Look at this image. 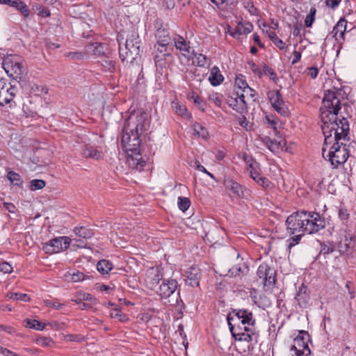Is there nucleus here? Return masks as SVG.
I'll use <instances>...</instances> for the list:
<instances>
[{
  "instance_id": "nucleus-1",
  "label": "nucleus",
  "mask_w": 356,
  "mask_h": 356,
  "mask_svg": "<svg viewBox=\"0 0 356 356\" xmlns=\"http://www.w3.org/2000/svg\"><path fill=\"white\" fill-rule=\"evenodd\" d=\"M150 122L147 114L142 111L131 113L126 120L122 129V143L126 147L128 154L127 163L129 168L138 171L143 170L146 162L140 154V136L148 130Z\"/></svg>"
},
{
  "instance_id": "nucleus-2",
  "label": "nucleus",
  "mask_w": 356,
  "mask_h": 356,
  "mask_svg": "<svg viewBox=\"0 0 356 356\" xmlns=\"http://www.w3.org/2000/svg\"><path fill=\"white\" fill-rule=\"evenodd\" d=\"M287 232L291 237L288 241V248L298 244L305 234H315L325 227V220L320 213L305 210L293 213L286 220Z\"/></svg>"
},
{
  "instance_id": "nucleus-3",
  "label": "nucleus",
  "mask_w": 356,
  "mask_h": 356,
  "mask_svg": "<svg viewBox=\"0 0 356 356\" xmlns=\"http://www.w3.org/2000/svg\"><path fill=\"white\" fill-rule=\"evenodd\" d=\"M321 129L325 137L323 155L325 156V147L333 142L349 140V124L346 118H342L337 120L335 118L323 115L321 118Z\"/></svg>"
},
{
  "instance_id": "nucleus-4",
  "label": "nucleus",
  "mask_w": 356,
  "mask_h": 356,
  "mask_svg": "<svg viewBox=\"0 0 356 356\" xmlns=\"http://www.w3.org/2000/svg\"><path fill=\"white\" fill-rule=\"evenodd\" d=\"M344 95L345 92L342 88L334 87L326 90L322 101L321 118H323L324 115L327 117L335 118L341 109V99H343Z\"/></svg>"
},
{
  "instance_id": "nucleus-5",
  "label": "nucleus",
  "mask_w": 356,
  "mask_h": 356,
  "mask_svg": "<svg viewBox=\"0 0 356 356\" xmlns=\"http://www.w3.org/2000/svg\"><path fill=\"white\" fill-rule=\"evenodd\" d=\"M141 40L136 31H132L127 37L122 46L119 42V54L123 63H133L137 59L140 52Z\"/></svg>"
},
{
  "instance_id": "nucleus-6",
  "label": "nucleus",
  "mask_w": 356,
  "mask_h": 356,
  "mask_svg": "<svg viewBox=\"0 0 356 356\" xmlns=\"http://www.w3.org/2000/svg\"><path fill=\"white\" fill-rule=\"evenodd\" d=\"M2 67L7 74L16 81L17 79L22 80V75L26 70L21 58L17 55H10L4 58ZM18 82L20 83V81H18Z\"/></svg>"
},
{
  "instance_id": "nucleus-7",
  "label": "nucleus",
  "mask_w": 356,
  "mask_h": 356,
  "mask_svg": "<svg viewBox=\"0 0 356 356\" xmlns=\"http://www.w3.org/2000/svg\"><path fill=\"white\" fill-rule=\"evenodd\" d=\"M328 151L327 156L329 158L332 165L337 168L343 164L349 157V150L346 143L341 142H333Z\"/></svg>"
},
{
  "instance_id": "nucleus-8",
  "label": "nucleus",
  "mask_w": 356,
  "mask_h": 356,
  "mask_svg": "<svg viewBox=\"0 0 356 356\" xmlns=\"http://www.w3.org/2000/svg\"><path fill=\"white\" fill-rule=\"evenodd\" d=\"M71 242L67 236H60L50 240L43 245V250L47 254H54L66 250Z\"/></svg>"
},
{
  "instance_id": "nucleus-9",
  "label": "nucleus",
  "mask_w": 356,
  "mask_h": 356,
  "mask_svg": "<svg viewBox=\"0 0 356 356\" xmlns=\"http://www.w3.org/2000/svg\"><path fill=\"white\" fill-rule=\"evenodd\" d=\"M257 275L265 286H272L276 281V271L267 264H261L257 269Z\"/></svg>"
},
{
  "instance_id": "nucleus-10",
  "label": "nucleus",
  "mask_w": 356,
  "mask_h": 356,
  "mask_svg": "<svg viewBox=\"0 0 356 356\" xmlns=\"http://www.w3.org/2000/svg\"><path fill=\"white\" fill-rule=\"evenodd\" d=\"M229 314L231 316L234 315V321L241 323L242 325L254 326L255 325L256 321L252 312L247 309H234Z\"/></svg>"
},
{
  "instance_id": "nucleus-11",
  "label": "nucleus",
  "mask_w": 356,
  "mask_h": 356,
  "mask_svg": "<svg viewBox=\"0 0 356 356\" xmlns=\"http://www.w3.org/2000/svg\"><path fill=\"white\" fill-rule=\"evenodd\" d=\"M178 283L174 279H163L156 290V293L163 298H169L177 289Z\"/></svg>"
},
{
  "instance_id": "nucleus-12",
  "label": "nucleus",
  "mask_w": 356,
  "mask_h": 356,
  "mask_svg": "<svg viewBox=\"0 0 356 356\" xmlns=\"http://www.w3.org/2000/svg\"><path fill=\"white\" fill-rule=\"evenodd\" d=\"M268 98L274 109L282 115H288L289 111L279 90L271 91L268 93Z\"/></svg>"
},
{
  "instance_id": "nucleus-13",
  "label": "nucleus",
  "mask_w": 356,
  "mask_h": 356,
  "mask_svg": "<svg viewBox=\"0 0 356 356\" xmlns=\"http://www.w3.org/2000/svg\"><path fill=\"white\" fill-rule=\"evenodd\" d=\"M311 341L310 336L307 331L301 330L294 339V344L291 346L290 350L293 353H300L309 349L308 342Z\"/></svg>"
},
{
  "instance_id": "nucleus-14",
  "label": "nucleus",
  "mask_w": 356,
  "mask_h": 356,
  "mask_svg": "<svg viewBox=\"0 0 356 356\" xmlns=\"http://www.w3.org/2000/svg\"><path fill=\"white\" fill-rule=\"evenodd\" d=\"M227 104L239 113H243L247 108L244 94L240 93L238 90H236V92L232 96L228 97Z\"/></svg>"
},
{
  "instance_id": "nucleus-15",
  "label": "nucleus",
  "mask_w": 356,
  "mask_h": 356,
  "mask_svg": "<svg viewBox=\"0 0 356 356\" xmlns=\"http://www.w3.org/2000/svg\"><path fill=\"white\" fill-rule=\"evenodd\" d=\"M175 46L177 49L182 52V55L188 60L193 59L191 56V51L190 42H187L182 36L177 35L174 39Z\"/></svg>"
},
{
  "instance_id": "nucleus-16",
  "label": "nucleus",
  "mask_w": 356,
  "mask_h": 356,
  "mask_svg": "<svg viewBox=\"0 0 356 356\" xmlns=\"http://www.w3.org/2000/svg\"><path fill=\"white\" fill-rule=\"evenodd\" d=\"M309 291L305 284H302L298 290L296 299L300 308H306L309 305L310 296Z\"/></svg>"
},
{
  "instance_id": "nucleus-17",
  "label": "nucleus",
  "mask_w": 356,
  "mask_h": 356,
  "mask_svg": "<svg viewBox=\"0 0 356 356\" xmlns=\"http://www.w3.org/2000/svg\"><path fill=\"white\" fill-rule=\"evenodd\" d=\"M227 321L229 330L234 338L245 331H251V328L247 327L246 325H242L241 323L234 321V317L231 316V314H228L227 316Z\"/></svg>"
},
{
  "instance_id": "nucleus-18",
  "label": "nucleus",
  "mask_w": 356,
  "mask_h": 356,
  "mask_svg": "<svg viewBox=\"0 0 356 356\" xmlns=\"http://www.w3.org/2000/svg\"><path fill=\"white\" fill-rule=\"evenodd\" d=\"M356 248V237L351 234H348L344 236L343 239H341L338 243V248L341 253H348L350 251L354 250Z\"/></svg>"
},
{
  "instance_id": "nucleus-19",
  "label": "nucleus",
  "mask_w": 356,
  "mask_h": 356,
  "mask_svg": "<svg viewBox=\"0 0 356 356\" xmlns=\"http://www.w3.org/2000/svg\"><path fill=\"white\" fill-rule=\"evenodd\" d=\"M185 282L187 285L192 287L197 286L200 284V269L195 266H191L186 271Z\"/></svg>"
},
{
  "instance_id": "nucleus-20",
  "label": "nucleus",
  "mask_w": 356,
  "mask_h": 356,
  "mask_svg": "<svg viewBox=\"0 0 356 356\" xmlns=\"http://www.w3.org/2000/svg\"><path fill=\"white\" fill-rule=\"evenodd\" d=\"M224 186L234 197L238 198L244 197L243 187L235 181L231 179H225L224 180Z\"/></svg>"
},
{
  "instance_id": "nucleus-21",
  "label": "nucleus",
  "mask_w": 356,
  "mask_h": 356,
  "mask_svg": "<svg viewBox=\"0 0 356 356\" xmlns=\"http://www.w3.org/2000/svg\"><path fill=\"white\" fill-rule=\"evenodd\" d=\"M262 143L268 149L274 153H277L280 150H283L284 147L286 146V141L284 139H281L277 141L276 140H272L268 136L262 138Z\"/></svg>"
},
{
  "instance_id": "nucleus-22",
  "label": "nucleus",
  "mask_w": 356,
  "mask_h": 356,
  "mask_svg": "<svg viewBox=\"0 0 356 356\" xmlns=\"http://www.w3.org/2000/svg\"><path fill=\"white\" fill-rule=\"evenodd\" d=\"M81 154L85 158H91L95 160H99L102 158V152L90 145H83Z\"/></svg>"
},
{
  "instance_id": "nucleus-23",
  "label": "nucleus",
  "mask_w": 356,
  "mask_h": 356,
  "mask_svg": "<svg viewBox=\"0 0 356 356\" xmlns=\"http://www.w3.org/2000/svg\"><path fill=\"white\" fill-rule=\"evenodd\" d=\"M253 29V26L251 23L247 22L244 24L239 23L236 27L229 32V34L234 38H236L241 35L250 33Z\"/></svg>"
},
{
  "instance_id": "nucleus-24",
  "label": "nucleus",
  "mask_w": 356,
  "mask_h": 356,
  "mask_svg": "<svg viewBox=\"0 0 356 356\" xmlns=\"http://www.w3.org/2000/svg\"><path fill=\"white\" fill-rule=\"evenodd\" d=\"M65 280L68 282H77L92 277L90 275H85L79 270L73 272H67L64 275Z\"/></svg>"
},
{
  "instance_id": "nucleus-25",
  "label": "nucleus",
  "mask_w": 356,
  "mask_h": 356,
  "mask_svg": "<svg viewBox=\"0 0 356 356\" xmlns=\"http://www.w3.org/2000/svg\"><path fill=\"white\" fill-rule=\"evenodd\" d=\"M248 266L244 262H242L229 268V273L230 277H236L246 275L248 273Z\"/></svg>"
},
{
  "instance_id": "nucleus-26",
  "label": "nucleus",
  "mask_w": 356,
  "mask_h": 356,
  "mask_svg": "<svg viewBox=\"0 0 356 356\" xmlns=\"http://www.w3.org/2000/svg\"><path fill=\"white\" fill-rule=\"evenodd\" d=\"M209 80L213 86H217L222 83L224 77L217 66H214L211 68Z\"/></svg>"
},
{
  "instance_id": "nucleus-27",
  "label": "nucleus",
  "mask_w": 356,
  "mask_h": 356,
  "mask_svg": "<svg viewBox=\"0 0 356 356\" xmlns=\"http://www.w3.org/2000/svg\"><path fill=\"white\" fill-rule=\"evenodd\" d=\"M6 5H8L13 8H15L19 10L24 17H27L29 15V10L26 5L21 0H9L7 1Z\"/></svg>"
},
{
  "instance_id": "nucleus-28",
  "label": "nucleus",
  "mask_w": 356,
  "mask_h": 356,
  "mask_svg": "<svg viewBox=\"0 0 356 356\" xmlns=\"http://www.w3.org/2000/svg\"><path fill=\"white\" fill-rule=\"evenodd\" d=\"M156 38H157L158 44L163 48H165L170 41L168 32L164 29L158 30L156 33Z\"/></svg>"
},
{
  "instance_id": "nucleus-29",
  "label": "nucleus",
  "mask_w": 356,
  "mask_h": 356,
  "mask_svg": "<svg viewBox=\"0 0 356 356\" xmlns=\"http://www.w3.org/2000/svg\"><path fill=\"white\" fill-rule=\"evenodd\" d=\"M74 234L83 238H90L94 233L93 231L87 226H78L74 229Z\"/></svg>"
},
{
  "instance_id": "nucleus-30",
  "label": "nucleus",
  "mask_w": 356,
  "mask_h": 356,
  "mask_svg": "<svg viewBox=\"0 0 356 356\" xmlns=\"http://www.w3.org/2000/svg\"><path fill=\"white\" fill-rule=\"evenodd\" d=\"M192 134L193 135L197 136L199 138H202L203 139H207L209 136V132L207 129L204 127L202 124L195 122L192 127Z\"/></svg>"
},
{
  "instance_id": "nucleus-31",
  "label": "nucleus",
  "mask_w": 356,
  "mask_h": 356,
  "mask_svg": "<svg viewBox=\"0 0 356 356\" xmlns=\"http://www.w3.org/2000/svg\"><path fill=\"white\" fill-rule=\"evenodd\" d=\"M234 90L239 91L240 93L253 92V89L248 86L247 82L243 77H236L235 79Z\"/></svg>"
},
{
  "instance_id": "nucleus-32",
  "label": "nucleus",
  "mask_w": 356,
  "mask_h": 356,
  "mask_svg": "<svg viewBox=\"0 0 356 356\" xmlns=\"http://www.w3.org/2000/svg\"><path fill=\"white\" fill-rule=\"evenodd\" d=\"M113 267V264L107 259H102L97 264V269L102 275L108 274Z\"/></svg>"
},
{
  "instance_id": "nucleus-33",
  "label": "nucleus",
  "mask_w": 356,
  "mask_h": 356,
  "mask_svg": "<svg viewBox=\"0 0 356 356\" xmlns=\"http://www.w3.org/2000/svg\"><path fill=\"white\" fill-rule=\"evenodd\" d=\"M172 107L173 108L175 113L181 117L186 119L191 118V115L187 111V108L184 104L173 101L172 102Z\"/></svg>"
},
{
  "instance_id": "nucleus-34",
  "label": "nucleus",
  "mask_w": 356,
  "mask_h": 356,
  "mask_svg": "<svg viewBox=\"0 0 356 356\" xmlns=\"http://www.w3.org/2000/svg\"><path fill=\"white\" fill-rule=\"evenodd\" d=\"M72 301L77 303L83 302V301H88L93 303H97V299L90 293L79 292L76 294L75 299Z\"/></svg>"
},
{
  "instance_id": "nucleus-35",
  "label": "nucleus",
  "mask_w": 356,
  "mask_h": 356,
  "mask_svg": "<svg viewBox=\"0 0 356 356\" xmlns=\"http://www.w3.org/2000/svg\"><path fill=\"white\" fill-rule=\"evenodd\" d=\"M191 55L193 58H196L197 64L199 67H205L211 65V60L205 55L195 53L194 51H192Z\"/></svg>"
},
{
  "instance_id": "nucleus-36",
  "label": "nucleus",
  "mask_w": 356,
  "mask_h": 356,
  "mask_svg": "<svg viewBox=\"0 0 356 356\" xmlns=\"http://www.w3.org/2000/svg\"><path fill=\"white\" fill-rule=\"evenodd\" d=\"M7 178L13 186L22 187L24 181L18 173L14 171H9L7 175Z\"/></svg>"
},
{
  "instance_id": "nucleus-37",
  "label": "nucleus",
  "mask_w": 356,
  "mask_h": 356,
  "mask_svg": "<svg viewBox=\"0 0 356 356\" xmlns=\"http://www.w3.org/2000/svg\"><path fill=\"white\" fill-rule=\"evenodd\" d=\"M268 37L271 40L274 44L277 47L280 49L284 50L286 48L285 43L280 39L277 34L272 31H266Z\"/></svg>"
},
{
  "instance_id": "nucleus-38",
  "label": "nucleus",
  "mask_w": 356,
  "mask_h": 356,
  "mask_svg": "<svg viewBox=\"0 0 356 356\" xmlns=\"http://www.w3.org/2000/svg\"><path fill=\"white\" fill-rule=\"evenodd\" d=\"M161 280V278H160L159 275L156 274V275H154L153 277L148 276L147 278L146 279L145 282H146L147 286L150 289L154 290L156 291V290L157 289V288L159 286L158 285H159Z\"/></svg>"
},
{
  "instance_id": "nucleus-39",
  "label": "nucleus",
  "mask_w": 356,
  "mask_h": 356,
  "mask_svg": "<svg viewBox=\"0 0 356 356\" xmlns=\"http://www.w3.org/2000/svg\"><path fill=\"white\" fill-rule=\"evenodd\" d=\"M17 88L15 86H10V88H7L5 91V97H3V106L6 104L10 103L13 97L15 96Z\"/></svg>"
},
{
  "instance_id": "nucleus-40",
  "label": "nucleus",
  "mask_w": 356,
  "mask_h": 356,
  "mask_svg": "<svg viewBox=\"0 0 356 356\" xmlns=\"http://www.w3.org/2000/svg\"><path fill=\"white\" fill-rule=\"evenodd\" d=\"M346 24L347 21L344 18H341L334 27L333 31H335V35L339 32V35L343 37L346 30Z\"/></svg>"
},
{
  "instance_id": "nucleus-41",
  "label": "nucleus",
  "mask_w": 356,
  "mask_h": 356,
  "mask_svg": "<svg viewBox=\"0 0 356 356\" xmlns=\"http://www.w3.org/2000/svg\"><path fill=\"white\" fill-rule=\"evenodd\" d=\"M25 326L26 327L35 329L37 330H42L44 328V325H43L41 322L35 320V319H26L25 320Z\"/></svg>"
},
{
  "instance_id": "nucleus-42",
  "label": "nucleus",
  "mask_w": 356,
  "mask_h": 356,
  "mask_svg": "<svg viewBox=\"0 0 356 356\" xmlns=\"http://www.w3.org/2000/svg\"><path fill=\"white\" fill-rule=\"evenodd\" d=\"M188 98H189V99L193 100V103L197 106V107L200 110H201L202 111H205V107H206L205 103L200 98V97H199L195 92H193Z\"/></svg>"
},
{
  "instance_id": "nucleus-43",
  "label": "nucleus",
  "mask_w": 356,
  "mask_h": 356,
  "mask_svg": "<svg viewBox=\"0 0 356 356\" xmlns=\"http://www.w3.org/2000/svg\"><path fill=\"white\" fill-rule=\"evenodd\" d=\"M254 334V332L251 328V331H245L243 333H241L239 335L234 337V339L240 341H246L250 342L252 341V335Z\"/></svg>"
},
{
  "instance_id": "nucleus-44",
  "label": "nucleus",
  "mask_w": 356,
  "mask_h": 356,
  "mask_svg": "<svg viewBox=\"0 0 356 356\" xmlns=\"http://www.w3.org/2000/svg\"><path fill=\"white\" fill-rule=\"evenodd\" d=\"M177 204L179 209L184 212L189 208L191 205V201L188 197H179Z\"/></svg>"
},
{
  "instance_id": "nucleus-45",
  "label": "nucleus",
  "mask_w": 356,
  "mask_h": 356,
  "mask_svg": "<svg viewBox=\"0 0 356 356\" xmlns=\"http://www.w3.org/2000/svg\"><path fill=\"white\" fill-rule=\"evenodd\" d=\"M6 298L8 299H14L17 300H23L27 302L29 300V298L25 293H11L9 292L6 294Z\"/></svg>"
},
{
  "instance_id": "nucleus-46",
  "label": "nucleus",
  "mask_w": 356,
  "mask_h": 356,
  "mask_svg": "<svg viewBox=\"0 0 356 356\" xmlns=\"http://www.w3.org/2000/svg\"><path fill=\"white\" fill-rule=\"evenodd\" d=\"M46 185V182L42 179H33L30 182V189L36 191L43 188Z\"/></svg>"
},
{
  "instance_id": "nucleus-47",
  "label": "nucleus",
  "mask_w": 356,
  "mask_h": 356,
  "mask_svg": "<svg viewBox=\"0 0 356 356\" xmlns=\"http://www.w3.org/2000/svg\"><path fill=\"white\" fill-rule=\"evenodd\" d=\"M102 66L105 68L106 70L109 71L110 72H113L115 71V62L108 58H105L102 61Z\"/></svg>"
},
{
  "instance_id": "nucleus-48",
  "label": "nucleus",
  "mask_w": 356,
  "mask_h": 356,
  "mask_svg": "<svg viewBox=\"0 0 356 356\" xmlns=\"http://www.w3.org/2000/svg\"><path fill=\"white\" fill-rule=\"evenodd\" d=\"M35 341L38 345L42 347L51 346V344L53 343L51 339L47 337H40L36 339Z\"/></svg>"
},
{
  "instance_id": "nucleus-49",
  "label": "nucleus",
  "mask_w": 356,
  "mask_h": 356,
  "mask_svg": "<svg viewBox=\"0 0 356 356\" xmlns=\"http://www.w3.org/2000/svg\"><path fill=\"white\" fill-rule=\"evenodd\" d=\"M138 69L140 70V72L138 73L137 79L136 80L135 84H136L137 86H139L140 88L143 89L145 86V77L143 72V67L138 65Z\"/></svg>"
},
{
  "instance_id": "nucleus-50",
  "label": "nucleus",
  "mask_w": 356,
  "mask_h": 356,
  "mask_svg": "<svg viewBox=\"0 0 356 356\" xmlns=\"http://www.w3.org/2000/svg\"><path fill=\"white\" fill-rule=\"evenodd\" d=\"M111 318H118L120 321H125L127 318L125 314H122L120 309H113L110 314Z\"/></svg>"
},
{
  "instance_id": "nucleus-51",
  "label": "nucleus",
  "mask_w": 356,
  "mask_h": 356,
  "mask_svg": "<svg viewBox=\"0 0 356 356\" xmlns=\"http://www.w3.org/2000/svg\"><path fill=\"white\" fill-rule=\"evenodd\" d=\"M338 216L341 220L343 221V223L346 222L350 217V213L348 212V210L345 208H339L338 211Z\"/></svg>"
},
{
  "instance_id": "nucleus-52",
  "label": "nucleus",
  "mask_w": 356,
  "mask_h": 356,
  "mask_svg": "<svg viewBox=\"0 0 356 356\" xmlns=\"http://www.w3.org/2000/svg\"><path fill=\"white\" fill-rule=\"evenodd\" d=\"M334 251V247L330 243H325L323 242L321 243V252L323 254H328Z\"/></svg>"
},
{
  "instance_id": "nucleus-53",
  "label": "nucleus",
  "mask_w": 356,
  "mask_h": 356,
  "mask_svg": "<svg viewBox=\"0 0 356 356\" xmlns=\"http://www.w3.org/2000/svg\"><path fill=\"white\" fill-rule=\"evenodd\" d=\"M13 271L12 266L6 261H0V272L10 273Z\"/></svg>"
},
{
  "instance_id": "nucleus-54",
  "label": "nucleus",
  "mask_w": 356,
  "mask_h": 356,
  "mask_svg": "<svg viewBox=\"0 0 356 356\" xmlns=\"http://www.w3.org/2000/svg\"><path fill=\"white\" fill-rule=\"evenodd\" d=\"M194 167H195L197 170L201 171V172H204V173L207 174V175L208 176H209L211 178H212V179H215L214 175H213L212 173H211V172H208V171L207 170V169H206L203 165H202L200 163V162H199L198 161H195Z\"/></svg>"
},
{
  "instance_id": "nucleus-55",
  "label": "nucleus",
  "mask_w": 356,
  "mask_h": 356,
  "mask_svg": "<svg viewBox=\"0 0 356 356\" xmlns=\"http://www.w3.org/2000/svg\"><path fill=\"white\" fill-rule=\"evenodd\" d=\"M249 167L250 168V177L251 178L255 181H257L258 179L261 178L262 176H261L260 173L258 172L253 167V164L252 163H250L249 165Z\"/></svg>"
},
{
  "instance_id": "nucleus-56",
  "label": "nucleus",
  "mask_w": 356,
  "mask_h": 356,
  "mask_svg": "<svg viewBox=\"0 0 356 356\" xmlns=\"http://www.w3.org/2000/svg\"><path fill=\"white\" fill-rule=\"evenodd\" d=\"M264 72L268 74L270 76V79L275 81L277 79V74L275 71L266 65H264Z\"/></svg>"
},
{
  "instance_id": "nucleus-57",
  "label": "nucleus",
  "mask_w": 356,
  "mask_h": 356,
  "mask_svg": "<svg viewBox=\"0 0 356 356\" xmlns=\"http://www.w3.org/2000/svg\"><path fill=\"white\" fill-rule=\"evenodd\" d=\"M91 46L94 47V49H93L94 54L101 55V54H104L103 45L101 43L95 42V43H93Z\"/></svg>"
},
{
  "instance_id": "nucleus-58",
  "label": "nucleus",
  "mask_w": 356,
  "mask_h": 356,
  "mask_svg": "<svg viewBox=\"0 0 356 356\" xmlns=\"http://www.w3.org/2000/svg\"><path fill=\"white\" fill-rule=\"evenodd\" d=\"M256 182L264 188L269 187L270 184V181L268 180V179L264 177H261V178L258 179L257 181Z\"/></svg>"
},
{
  "instance_id": "nucleus-59",
  "label": "nucleus",
  "mask_w": 356,
  "mask_h": 356,
  "mask_svg": "<svg viewBox=\"0 0 356 356\" xmlns=\"http://www.w3.org/2000/svg\"><path fill=\"white\" fill-rule=\"evenodd\" d=\"M68 56L73 60H81L84 58L85 54L82 52H70Z\"/></svg>"
},
{
  "instance_id": "nucleus-60",
  "label": "nucleus",
  "mask_w": 356,
  "mask_h": 356,
  "mask_svg": "<svg viewBox=\"0 0 356 356\" xmlns=\"http://www.w3.org/2000/svg\"><path fill=\"white\" fill-rule=\"evenodd\" d=\"M77 305H79V309L81 310H88L90 309L93 307L94 305H97V303L93 302H81V303H77Z\"/></svg>"
},
{
  "instance_id": "nucleus-61",
  "label": "nucleus",
  "mask_w": 356,
  "mask_h": 356,
  "mask_svg": "<svg viewBox=\"0 0 356 356\" xmlns=\"http://www.w3.org/2000/svg\"><path fill=\"white\" fill-rule=\"evenodd\" d=\"M341 0H326L325 4L327 6L330 7L332 9H335Z\"/></svg>"
},
{
  "instance_id": "nucleus-62",
  "label": "nucleus",
  "mask_w": 356,
  "mask_h": 356,
  "mask_svg": "<svg viewBox=\"0 0 356 356\" xmlns=\"http://www.w3.org/2000/svg\"><path fill=\"white\" fill-rule=\"evenodd\" d=\"M308 74L312 78L315 79L318 73V70L316 67H310L307 68Z\"/></svg>"
},
{
  "instance_id": "nucleus-63",
  "label": "nucleus",
  "mask_w": 356,
  "mask_h": 356,
  "mask_svg": "<svg viewBox=\"0 0 356 356\" xmlns=\"http://www.w3.org/2000/svg\"><path fill=\"white\" fill-rule=\"evenodd\" d=\"M0 353L5 356H18L15 353L0 346Z\"/></svg>"
},
{
  "instance_id": "nucleus-64",
  "label": "nucleus",
  "mask_w": 356,
  "mask_h": 356,
  "mask_svg": "<svg viewBox=\"0 0 356 356\" xmlns=\"http://www.w3.org/2000/svg\"><path fill=\"white\" fill-rule=\"evenodd\" d=\"M210 100H211L216 106H220L222 100L217 95V94L212 95L209 97Z\"/></svg>"
}]
</instances>
